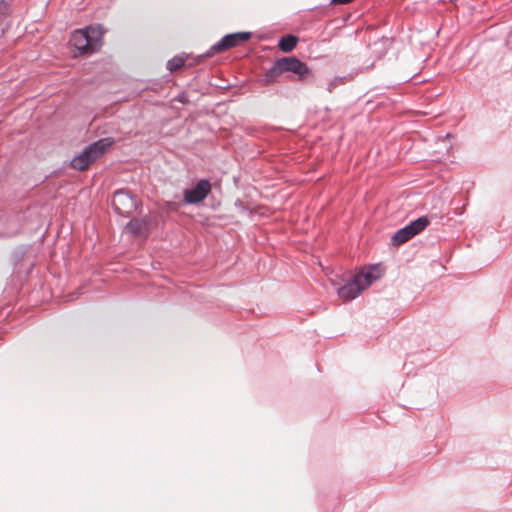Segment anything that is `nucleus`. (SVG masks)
<instances>
[{
    "label": "nucleus",
    "mask_w": 512,
    "mask_h": 512,
    "mask_svg": "<svg viewBox=\"0 0 512 512\" xmlns=\"http://www.w3.org/2000/svg\"><path fill=\"white\" fill-rule=\"evenodd\" d=\"M83 34H85L87 41L92 47V51L95 53L100 51L103 46V37L106 33V29L102 24H90L82 28Z\"/></svg>",
    "instance_id": "7"
},
{
    "label": "nucleus",
    "mask_w": 512,
    "mask_h": 512,
    "mask_svg": "<svg viewBox=\"0 0 512 512\" xmlns=\"http://www.w3.org/2000/svg\"><path fill=\"white\" fill-rule=\"evenodd\" d=\"M9 4L5 0H0V21L2 17L9 13Z\"/></svg>",
    "instance_id": "19"
},
{
    "label": "nucleus",
    "mask_w": 512,
    "mask_h": 512,
    "mask_svg": "<svg viewBox=\"0 0 512 512\" xmlns=\"http://www.w3.org/2000/svg\"><path fill=\"white\" fill-rule=\"evenodd\" d=\"M394 43L393 37L382 36L369 45L371 55L375 59L383 58Z\"/></svg>",
    "instance_id": "11"
},
{
    "label": "nucleus",
    "mask_w": 512,
    "mask_h": 512,
    "mask_svg": "<svg viewBox=\"0 0 512 512\" xmlns=\"http://www.w3.org/2000/svg\"><path fill=\"white\" fill-rule=\"evenodd\" d=\"M363 290L359 277L353 274L342 286L337 288V295L344 301H350L355 299Z\"/></svg>",
    "instance_id": "8"
},
{
    "label": "nucleus",
    "mask_w": 512,
    "mask_h": 512,
    "mask_svg": "<svg viewBox=\"0 0 512 512\" xmlns=\"http://www.w3.org/2000/svg\"><path fill=\"white\" fill-rule=\"evenodd\" d=\"M26 253H27V248H25L23 246L17 247L13 252V256H14V259L16 260V262H19L24 257V255Z\"/></svg>",
    "instance_id": "16"
},
{
    "label": "nucleus",
    "mask_w": 512,
    "mask_h": 512,
    "mask_svg": "<svg viewBox=\"0 0 512 512\" xmlns=\"http://www.w3.org/2000/svg\"><path fill=\"white\" fill-rule=\"evenodd\" d=\"M384 274V269L380 263H374L364 268L360 273L355 275L359 277V281L364 289L369 287L373 282L380 279Z\"/></svg>",
    "instance_id": "9"
},
{
    "label": "nucleus",
    "mask_w": 512,
    "mask_h": 512,
    "mask_svg": "<svg viewBox=\"0 0 512 512\" xmlns=\"http://www.w3.org/2000/svg\"><path fill=\"white\" fill-rule=\"evenodd\" d=\"M298 42L299 38L296 35L289 33L279 38L277 46L280 51L289 53L296 48Z\"/></svg>",
    "instance_id": "13"
},
{
    "label": "nucleus",
    "mask_w": 512,
    "mask_h": 512,
    "mask_svg": "<svg viewBox=\"0 0 512 512\" xmlns=\"http://www.w3.org/2000/svg\"><path fill=\"white\" fill-rule=\"evenodd\" d=\"M281 75V69L278 66V62L276 59L273 65L263 73V75L260 78V82L263 85L267 86L276 82L277 78Z\"/></svg>",
    "instance_id": "14"
},
{
    "label": "nucleus",
    "mask_w": 512,
    "mask_h": 512,
    "mask_svg": "<svg viewBox=\"0 0 512 512\" xmlns=\"http://www.w3.org/2000/svg\"><path fill=\"white\" fill-rule=\"evenodd\" d=\"M252 37V33L248 31H239L224 35L218 42L213 44L207 51L205 56H214L218 53L225 52L235 48L241 43L248 42Z\"/></svg>",
    "instance_id": "4"
},
{
    "label": "nucleus",
    "mask_w": 512,
    "mask_h": 512,
    "mask_svg": "<svg viewBox=\"0 0 512 512\" xmlns=\"http://www.w3.org/2000/svg\"><path fill=\"white\" fill-rule=\"evenodd\" d=\"M138 205L137 196L127 188L117 189L113 194L112 208L120 217H129Z\"/></svg>",
    "instance_id": "3"
},
{
    "label": "nucleus",
    "mask_w": 512,
    "mask_h": 512,
    "mask_svg": "<svg viewBox=\"0 0 512 512\" xmlns=\"http://www.w3.org/2000/svg\"><path fill=\"white\" fill-rule=\"evenodd\" d=\"M70 44L77 51V55H92L95 52L92 51V47L87 41L85 34H83L82 29H76L71 33Z\"/></svg>",
    "instance_id": "10"
},
{
    "label": "nucleus",
    "mask_w": 512,
    "mask_h": 512,
    "mask_svg": "<svg viewBox=\"0 0 512 512\" xmlns=\"http://www.w3.org/2000/svg\"><path fill=\"white\" fill-rule=\"evenodd\" d=\"M277 62L282 74L288 72L293 73L300 81L306 79V77L311 73L308 65L296 56H284L277 58Z\"/></svg>",
    "instance_id": "6"
},
{
    "label": "nucleus",
    "mask_w": 512,
    "mask_h": 512,
    "mask_svg": "<svg viewBox=\"0 0 512 512\" xmlns=\"http://www.w3.org/2000/svg\"><path fill=\"white\" fill-rule=\"evenodd\" d=\"M178 101L181 102L182 104H186L188 102V99L185 95H183V96L179 95Z\"/></svg>",
    "instance_id": "20"
},
{
    "label": "nucleus",
    "mask_w": 512,
    "mask_h": 512,
    "mask_svg": "<svg viewBox=\"0 0 512 512\" xmlns=\"http://www.w3.org/2000/svg\"><path fill=\"white\" fill-rule=\"evenodd\" d=\"M431 223L430 217L423 215L410 221L404 227L398 229L391 237V245L399 247L416 235L422 233Z\"/></svg>",
    "instance_id": "2"
},
{
    "label": "nucleus",
    "mask_w": 512,
    "mask_h": 512,
    "mask_svg": "<svg viewBox=\"0 0 512 512\" xmlns=\"http://www.w3.org/2000/svg\"><path fill=\"white\" fill-rule=\"evenodd\" d=\"M116 143L113 137L100 138L87 146L77 155H75L67 164V167L76 171H86L89 167L102 155H104L109 148Z\"/></svg>",
    "instance_id": "1"
},
{
    "label": "nucleus",
    "mask_w": 512,
    "mask_h": 512,
    "mask_svg": "<svg viewBox=\"0 0 512 512\" xmlns=\"http://www.w3.org/2000/svg\"><path fill=\"white\" fill-rule=\"evenodd\" d=\"M211 189V182L206 178H201L192 187L183 190V203L186 205L202 204L211 193Z\"/></svg>",
    "instance_id": "5"
},
{
    "label": "nucleus",
    "mask_w": 512,
    "mask_h": 512,
    "mask_svg": "<svg viewBox=\"0 0 512 512\" xmlns=\"http://www.w3.org/2000/svg\"><path fill=\"white\" fill-rule=\"evenodd\" d=\"M345 78H335L329 82L327 90L333 92V90L339 85L344 83Z\"/></svg>",
    "instance_id": "17"
},
{
    "label": "nucleus",
    "mask_w": 512,
    "mask_h": 512,
    "mask_svg": "<svg viewBox=\"0 0 512 512\" xmlns=\"http://www.w3.org/2000/svg\"><path fill=\"white\" fill-rule=\"evenodd\" d=\"M206 55V52L205 53H202L200 55H197L193 58V61L191 63H189V67H192L194 65H198L200 64L204 59H207V58H211L212 56H205Z\"/></svg>",
    "instance_id": "18"
},
{
    "label": "nucleus",
    "mask_w": 512,
    "mask_h": 512,
    "mask_svg": "<svg viewBox=\"0 0 512 512\" xmlns=\"http://www.w3.org/2000/svg\"><path fill=\"white\" fill-rule=\"evenodd\" d=\"M150 225V217L133 218L125 226V229L131 235L138 237L143 234V230H147Z\"/></svg>",
    "instance_id": "12"
},
{
    "label": "nucleus",
    "mask_w": 512,
    "mask_h": 512,
    "mask_svg": "<svg viewBox=\"0 0 512 512\" xmlns=\"http://www.w3.org/2000/svg\"><path fill=\"white\" fill-rule=\"evenodd\" d=\"M189 57L188 54L183 55H175L170 60L167 61L166 68L170 71V73H173L185 66L186 60Z\"/></svg>",
    "instance_id": "15"
}]
</instances>
